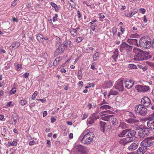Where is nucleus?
<instances>
[{"label":"nucleus","mask_w":154,"mask_h":154,"mask_svg":"<svg viewBox=\"0 0 154 154\" xmlns=\"http://www.w3.org/2000/svg\"><path fill=\"white\" fill-rule=\"evenodd\" d=\"M138 147V144L137 143H133L128 147V149L130 150L133 151L136 149Z\"/></svg>","instance_id":"nucleus-17"},{"label":"nucleus","mask_w":154,"mask_h":154,"mask_svg":"<svg viewBox=\"0 0 154 154\" xmlns=\"http://www.w3.org/2000/svg\"><path fill=\"white\" fill-rule=\"evenodd\" d=\"M38 94V92L36 91H35L32 97V99L33 100H34L35 99L36 97V96Z\"/></svg>","instance_id":"nucleus-48"},{"label":"nucleus","mask_w":154,"mask_h":154,"mask_svg":"<svg viewBox=\"0 0 154 154\" xmlns=\"http://www.w3.org/2000/svg\"><path fill=\"white\" fill-rule=\"evenodd\" d=\"M20 45V43L19 42H14L10 46V48L11 49V48L15 49L17 48Z\"/></svg>","instance_id":"nucleus-23"},{"label":"nucleus","mask_w":154,"mask_h":154,"mask_svg":"<svg viewBox=\"0 0 154 154\" xmlns=\"http://www.w3.org/2000/svg\"><path fill=\"white\" fill-rule=\"evenodd\" d=\"M123 81L122 80H119L116 83L115 88L119 91H123L124 87L123 86Z\"/></svg>","instance_id":"nucleus-10"},{"label":"nucleus","mask_w":154,"mask_h":154,"mask_svg":"<svg viewBox=\"0 0 154 154\" xmlns=\"http://www.w3.org/2000/svg\"><path fill=\"white\" fill-rule=\"evenodd\" d=\"M106 86L107 88H109L113 85V83L111 81H107L105 82Z\"/></svg>","instance_id":"nucleus-30"},{"label":"nucleus","mask_w":154,"mask_h":154,"mask_svg":"<svg viewBox=\"0 0 154 154\" xmlns=\"http://www.w3.org/2000/svg\"><path fill=\"white\" fill-rule=\"evenodd\" d=\"M95 137L93 132H90L88 129L85 130L79 138L81 142L85 144H90L93 143V140Z\"/></svg>","instance_id":"nucleus-1"},{"label":"nucleus","mask_w":154,"mask_h":154,"mask_svg":"<svg viewBox=\"0 0 154 154\" xmlns=\"http://www.w3.org/2000/svg\"><path fill=\"white\" fill-rule=\"evenodd\" d=\"M70 31L71 35L73 37H75L76 35L77 34L76 31L75 30H74V29H70Z\"/></svg>","instance_id":"nucleus-32"},{"label":"nucleus","mask_w":154,"mask_h":154,"mask_svg":"<svg viewBox=\"0 0 154 154\" xmlns=\"http://www.w3.org/2000/svg\"><path fill=\"white\" fill-rule=\"evenodd\" d=\"M60 57H57L55 60H54L53 63V65L54 66H56L57 63L59 62L60 61Z\"/></svg>","instance_id":"nucleus-37"},{"label":"nucleus","mask_w":154,"mask_h":154,"mask_svg":"<svg viewBox=\"0 0 154 154\" xmlns=\"http://www.w3.org/2000/svg\"><path fill=\"white\" fill-rule=\"evenodd\" d=\"M27 102V101L25 100H21L19 102V103L22 106H23L26 104Z\"/></svg>","instance_id":"nucleus-43"},{"label":"nucleus","mask_w":154,"mask_h":154,"mask_svg":"<svg viewBox=\"0 0 154 154\" xmlns=\"http://www.w3.org/2000/svg\"><path fill=\"white\" fill-rule=\"evenodd\" d=\"M99 57V53L98 52H96V53L94 54L93 56V59L94 61H96L97 60V59Z\"/></svg>","instance_id":"nucleus-38"},{"label":"nucleus","mask_w":154,"mask_h":154,"mask_svg":"<svg viewBox=\"0 0 154 154\" xmlns=\"http://www.w3.org/2000/svg\"><path fill=\"white\" fill-rule=\"evenodd\" d=\"M107 103L105 101V100L103 99L102 102L101 103H100L99 105L100 106H102L104 104H107Z\"/></svg>","instance_id":"nucleus-60"},{"label":"nucleus","mask_w":154,"mask_h":154,"mask_svg":"<svg viewBox=\"0 0 154 154\" xmlns=\"http://www.w3.org/2000/svg\"><path fill=\"white\" fill-rule=\"evenodd\" d=\"M17 3V0H14L11 5V7H14V6H16Z\"/></svg>","instance_id":"nucleus-46"},{"label":"nucleus","mask_w":154,"mask_h":154,"mask_svg":"<svg viewBox=\"0 0 154 154\" xmlns=\"http://www.w3.org/2000/svg\"><path fill=\"white\" fill-rule=\"evenodd\" d=\"M22 69V65L21 64H18L17 66V69L18 71Z\"/></svg>","instance_id":"nucleus-52"},{"label":"nucleus","mask_w":154,"mask_h":154,"mask_svg":"<svg viewBox=\"0 0 154 154\" xmlns=\"http://www.w3.org/2000/svg\"><path fill=\"white\" fill-rule=\"evenodd\" d=\"M113 112L109 110L103 111L100 113V114L103 115H108L109 114H112Z\"/></svg>","instance_id":"nucleus-28"},{"label":"nucleus","mask_w":154,"mask_h":154,"mask_svg":"<svg viewBox=\"0 0 154 154\" xmlns=\"http://www.w3.org/2000/svg\"><path fill=\"white\" fill-rule=\"evenodd\" d=\"M105 122H104L100 121V126L101 128V130L104 132L105 130V127L106 126Z\"/></svg>","instance_id":"nucleus-24"},{"label":"nucleus","mask_w":154,"mask_h":154,"mask_svg":"<svg viewBox=\"0 0 154 154\" xmlns=\"http://www.w3.org/2000/svg\"><path fill=\"white\" fill-rule=\"evenodd\" d=\"M132 47L130 46L125 42H122L119 46V50L122 52L124 50L130 51L132 50Z\"/></svg>","instance_id":"nucleus-7"},{"label":"nucleus","mask_w":154,"mask_h":154,"mask_svg":"<svg viewBox=\"0 0 154 154\" xmlns=\"http://www.w3.org/2000/svg\"><path fill=\"white\" fill-rule=\"evenodd\" d=\"M153 144V141L149 138L145 139L140 143L141 146L144 147L147 149V147L152 146Z\"/></svg>","instance_id":"nucleus-6"},{"label":"nucleus","mask_w":154,"mask_h":154,"mask_svg":"<svg viewBox=\"0 0 154 154\" xmlns=\"http://www.w3.org/2000/svg\"><path fill=\"white\" fill-rule=\"evenodd\" d=\"M128 134H126V137H133L136 134V132L134 130H132L131 129H128Z\"/></svg>","instance_id":"nucleus-15"},{"label":"nucleus","mask_w":154,"mask_h":154,"mask_svg":"<svg viewBox=\"0 0 154 154\" xmlns=\"http://www.w3.org/2000/svg\"><path fill=\"white\" fill-rule=\"evenodd\" d=\"M136 130L138 131L137 136L138 138H143L147 136L149 134L148 130L144 128L143 126L137 127Z\"/></svg>","instance_id":"nucleus-3"},{"label":"nucleus","mask_w":154,"mask_h":154,"mask_svg":"<svg viewBox=\"0 0 154 154\" xmlns=\"http://www.w3.org/2000/svg\"><path fill=\"white\" fill-rule=\"evenodd\" d=\"M111 108V107L107 105H103L100 107V110H103L104 109H110Z\"/></svg>","instance_id":"nucleus-31"},{"label":"nucleus","mask_w":154,"mask_h":154,"mask_svg":"<svg viewBox=\"0 0 154 154\" xmlns=\"http://www.w3.org/2000/svg\"><path fill=\"white\" fill-rule=\"evenodd\" d=\"M128 67L131 69H135L137 68V66L134 64H129L128 66Z\"/></svg>","instance_id":"nucleus-41"},{"label":"nucleus","mask_w":154,"mask_h":154,"mask_svg":"<svg viewBox=\"0 0 154 154\" xmlns=\"http://www.w3.org/2000/svg\"><path fill=\"white\" fill-rule=\"evenodd\" d=\"M118 92L113 90V89H111L109 92V95L108 96L109 97L110 95H116L118 94Z\"/></svg>","instance_id":"nucleus-29"},{"label":"nucleus","mask_w":154,"mask_h":154,"mask_svg":"<svg viewBox=\"0 0 154 154\" xmlns=\"http://www.w3.org/2000/svg\"><path fill=\"white\" fill-rule=\"evenodd\" d=\"M57 17L58 15L56 14H55V16L53 18V21L54 22L57 21Z\"/></svg>","instance_id":"nucleus-49"},{"label":"nucleus","mask_w":154,"mask_h":154,"mask_svg":"<svg viewBox=\"0 0 154 154\" xmlns=\"http://www.w3.org/2000/svg\"><path fill=\"white\" fill-rule=\"evenodd\" d=\"M139 121L135 118H130L127 119L125 120V122L127 123H129L131 124H133L135 123H137Z\"/></svg>","instance_id":"nucleus-18"},{"label":"nucleus","mask_w":154,"mask_h":154,"mask_svg":"<svg viewBox=\"0 0 154 154\" xmlns=\"http://www.w3.org/2000/svg\"><path fill=\"white\" fill-rule=\"evenodd\" d=\"M29 73L28 72H26L24 73L23 76V77L26 78H28L29 76Z\"/></svg>","instance_id":"nucleus-57"},{"label":"nucleus","mask_w":154,"mask_h":154,"mask_svg":"<svg viewBox=\"0 0 154 154\" xmlns=\"http://www.w3.org/2000/svg\"><path fill=\"white\" fill-rule=\"evenodd\" d=\"M147 150L145 147L141 146L137 150V153L136 154H143Z\"/></svg>","instance_id":"nucleus-19"},{"label":"nucleus","mask_w":154,"mask_h":154,"mask_svg":"<svg viewBox=\"0 0 154 154\" xmlns=\"http://www.w3.org/2000/svg\"><path fill=\"white\" fill-rule=\"evenodd\" d=\"M105 116L101 118V119H102V120L104 121H109L110 118H112L111 117L112 116V115Z\"/></svg>","instance_id":"nucleus-26"},{"label":"nucleus","mask_w":154,"mask_h":154,"mask_svg":"<svg viewBox=\"0 0 154 154\" xmlns=\"http://www.w3.org/2000/svg\"><path fill=\"white\" fill-rule=\"evenodd\" d=\"M71 2H72L71 3H70L72 8H74L75 7V4L72 0H70Z\"/></svg>","instance_id":"nucleus-50"},{"label":"nucleus","mask_w":154,"mask_h":154,"mask_svg":"<svg viewBox=\"0 0 154 154\" xmlns=\"http://www.w3.org/2000/svg\"><path fill=\"white\" fill-rule=\"evenodd\" d=\"M2 132L4 133H5L7 130V128L5 126H2Z\"/></svg>","instance_id":"nucleus-45"},{"label":"nucleus","mask_w":154,"mask_h":154,"mask_svg":"<svg viewBox=\"0 0 154 154\" xmlns=\"http://www.w3.org/2000/svg\"><path fill=\"white\" fill-rule=\"evenodd\" d=\"M133 52L135 55L134 56V59L135 60H143L148 59L147 57L144 55V51L141 50L136 48L133 49Z\"/></svg>","instance_id":"nucleus-2"},{"label":"nucleus","mask_w":154,"mask_h":154,"mask_svg":"<svg viewBox=\"0 0 154 154\" xmlns=\"http://www.w3.org/2000/svg\"><path fill=\"white\" fill-rule=\"evenodd\" d=\"M141 105L144 106L148 107L151 105V103L150 100L147 97H143L141 100Z\"/></svg>","instance_id":"nucleus-9"},{"label":"nucleus","mask_w":154,"mask_h":154,"mask_svg":"<svg viewBox=\"0 0 154 154\" xmlns=\"http://www.w3.org/2000/svg\"><path fill=\"white\" fill-rule=\"evenodd\" d=\"M126 137L125 138L127 143L131 142L133 140V138L132 137Z\"/></svg>","instance_id":"nucleus-42"},{"label":"nucleus","mask_w":154,"mask_h":154,"mask_svg":"<svg viewBox=\"0 0 154 154\" xmlns=\"http://www.w3.org/2000/svg\"><path fill=\"white\" fill-rule=\"evenodd\" d=\"M71 45V42L70 41H67L64 42L63 43V46L66 47H70Z\"/></svg>","instance_id":"nucleus-33"},{"label":"nucleus","mask_w":154,"mask_h":154,"mask_svg":"<svg viewBox=\"0 0 154 154\" xmlns=\"http://www.w3.org/2000/svg\"><path fill=\"white\" fill-rule=\"evenodd\" d=\"M51 5L54 8L56 12L58 11L59 10V7L57 5L53 2H51Z\"/></svg>","instance_id":"nucleus-34"},{"label":"nucleus","mask_w":154,"mask_h":154,"mask_svg":"<svg viewBox=\"0 0 154 154\" xmlns=\"http://www.w3.org/2000/svg\"><path fill=\"white\" fill-rule=\"evenodd\" d=\"M97 25L96 24H94V25H92L90 26V27L91 29L92 30V31H94L95 30V28L97 27Z\"/></svg>","instance_id":"nucleus-47"},{"label":"nucleus","mask_w":154,"mask_h":154,"mask_svg":"<svg viewBox=\"0 0 154 154\" xmlns=\"http://www.w3.org/2000/svg\"><path fill=\"white\" fill-rule=\"evenodd\" d=\"M128 129L123 130L118 134V136L120 137H124L125 135H126V134H128Z\"/></svg>","instance_id":"nucleus-25"},{"label":"nucleus","mask_w":154,"mask_h":154,"mask_svg":"<svg viewBox=\"0 0 154 154\" xmlns=\"http://www.w3.org/2000/svg\"><path fill=\"white\" fill-rule=\"evenodd\" d=\"M125 15L127 17H132V14H131L127 12L125 13Z\"/></svg>","instance_id":"nucleus-58"},{"label":"nucleus","mask_w":154,"mask_h":154,"mask_svg":"<svg viewBox=\"0 0 154 154\" xmlns=\"http://www.w3.org/2000/svg\"><path fill=\"white\" fill-rule=\"evenodd\" d=\"M36 38L38 41H40L41 39H43V36L42 34L39 33L37 34Z\"/></svg>","instance_id":"nucleus-36"},{"label":"nucleus","mask_w":154,"mask_h":154,"mask_svg":"<svg viewBox=\"0 0 154 154\" xmlns=\"http://www.w3.org/2000/svg\"><path fill=\"white\" fill-rule=\"evenodd\" d=\"M83 39V38L81 37H78L76 39V41L77 42L79 43Z\"/></svg>","instance_id":"nucleus-54"},{"label":"nucleus","mask_w":154,"mask_h":154,"mask_svg":"<svg viewBox=\"0 0 154 154\" xmlns=\"http://www.w3.org/2000/svg\"><path fill=\"white\" fill-rule=\"evenodd\" d=\"M129 116L131 117V118H135V119H136V117L131 112L130 113Z\"/></svg>","instance_id":"nucleus-61"},{"label":"nucleus","mask_w":154,"mask_h":154,"mask_svg":"<svg viewBox=\"0 0 154 154\" xmlns=\"http://www.w3.org/2000/svg\"><path fill=\"white\" fill-rule=\"evenodd\" d=\"M119 51L117 48L115 49V51L113 52V54L112 55V57L114 60L115 61H116V59L117 58L119 55Z\"/></svg>","instance_id":"nucleus-22"},{"label":"nucleus","mask_w":154,"mask_h":154,"mask_svg":"<svg viewBox=\"0 0 154 154\" xmlns=\"http://www.w3.org/2000/svg\"><path fill=\"white\" fill-rule=\"evenodd\" d=\"M112 116V118H110L109 121L114 126L116 125L118 123V121L113 115Z\"/></svg>","instance_id":"nucleus-20"},{"label":"nucleus","mask_w":154,"mask_h":154,"mask_svg":"<svg viewBox=\"0 0 154 154\" xmlns=\"http://www.w3.org/2000/svg\"><path fill=\"white\" fill-rule=\"evenodd\" d=\"M47 144L48 145L47 146L48 147H49L51 146V142L49 140H47Z\"/></svg>","instance_id":"nucleus-59"},{"label":"nucleus","mask_w":154,"mask_h":154,"mask_svg":"<svg viewBox=\"0 0 154 154\" xmlns=\"http://www.w3.org/2000/svg\"><path fill=\"white\" fill-rule=\"evenodd\" d=\"M147 125L151 129L154 130V119L148 121L147 122Z\"/></svg>","instance_id":"nucleus-16"},{"label":"nucleus","mask_w":154,"mask_h":154,"mask_svg":"<svg viewBox=\"0 0 154 154\" xmlns=\"http://www.w3.org/2000/svg\"><path fill=\"white\" fill-rule=\"evenodd\" d=\"M51 122L52 123H54L56 120V119L53 117H52L51 118Z\"/></svg>","instance_id":"nucleus-62"},{"label":"nucleus","mask_w":154,"mask_h":154,"mask_svg":"<svg viewBox=\"0 0 154 154\" xmlns=\"http://www.w3.org/2000/svg\"><path fill=\"white\" fill-rule=\"evenodd\" d=\"M99 118L98 116L96 115V114L94 113L90 116L87 120V124H92L95 122V121Z\"/></svg>","instance_id":"nucleus-8"},{"label":"nucleus","mask_w":154,"mask_h":154,"mask_svg":"<svg viewBox=\"0 0 154 154\" xmlns=\"http://www.w3.org/2000/svg\"><path fill=\"white\" fill-rule=\"evenodd\" d=\"M120 144L123 145H125L127 143L125 138H123V139L119 141Z\"/></svg>","instance_id":"nucleus-44"},{"label":"nucleus","mask_w":154,"mask_h":154,"mask_svg":"<svg viewBox=\"0 0 154 154\" xmlns=\"http://www.w3.org/2000/svg\"><path fill=\"white\" fill-rule=\"evenodd\" d=\"M12 117L14 122V125H15L17 123V120L18 118V115L15 113H14L12 114Z\"/></svg>","instance_id":"nucleus-27"},{"label":"nucleus","mask_w":154,"mask_h":154,"mask_svg":"<svg viewBox=\"0 0 154 154\" xmlns=\"http://www.w3.org/2000/svg\"><path fill=\"white\" fill-rule=\"evenodd\" d=\"M76 151L81 154H86V148L84 146L81 145H76L75 147Z\"/></svg>","instance_id":"nucleus-11"},{"label":"nucleus","mask_w":154,"mask_h":154,"mask_svg":"<svg viewBox=\"0 0 154 154\" xmlns=\"http://www.w3.org/2000/svg\"><path fill=\"white\" fill-rule=\"evenodd\" d=\"M127 126V124L125 122L121 123L119 127L122 128V129H124L126 128Z\"/></svg>","instance_id":"nucleus-39"},{"label":"nucleus","mask_w":154,"mask_h":154,"mask_svg":"<svg viewBox=\"0 0 154 154\" xmlns=\"http://www.w3.org/2000/svg\"><path fill=\"white\" fill-rule=\"evenodd\" d=\"M125 83V87L128 89H129L132 88L134 84L133 81L131 80L126 81Z\"/></svg>","instance_id":"nucleus-13"},{"label":"nucleus","mask_w":154,"mask_h":154,"mask_svg":"<svg viewBox=\"0 0 154 154\" xmlns=\"http://www.w3.org/2000/svg\"><path fill=\"white\" fill-rule=\"evenodd\" d=\"M139 46L143 49H149L151 46V41H148L144 37H141L139 41Z\"/></svg>","instance_id":"nucleus-4"},{"label":"nucleus","mask_w":154,"mask_h":154,"mask_svg":"<svg viewBox=\"0 0 154 154\" xmlns=\"http://www.w3.org/2000/svg\"><path fill=\"white\" fill-rule=\"evenodd\" d=\"M136 89L139 92H144L147 91L149 89V87L146 86L137 85L135 87Z\"/></svg>","instance_id":"nucleus-12"},{"label":"nucleus","mask_w":154,"mask_h":154,"mask_svg":"<svg viewBox=\"0 0 154 154\" xmlns=\"http://www.w3.org/2000/svg\"><path fill=\"white\" fill-rule=\"evenodd\" d=\"M82 71L81 70H80L79 71L78 73V78L79 80H81L82 79Z\"/></svg>","instance_id":"nucleus-40"},{"label":"nucleus","mask_w":154,"mask_h":154,"mask_svg":"<svg viewBox=\"0 0 154 154\" xmlns=\"http://www.w3.org/2000/svg\"><path fill=\"white\" fill-rule=\"evenodd\" d=\"M36 143L35 142V141L34 140H33L32 141L29 142V144L30 146H32L34 144H36Z\"/></svg>","instance_id":"nucleus-56"},{"label":"nucleus","mask_w":154,"mask_h":154,"mask_svg":"<svg viewBox=\"0 0 154 154\" xmlns=\"http://www.w3.org/2000/svg\"><path fill=\"white\" fill-rule=\"evenodd\" d=\"M99 15L100 18H103L104 17V16L102 13H99Z\"/></svg>","instance_id":"nucleus-64"},{"label":"nucleus","mask_w":154,"mask_h":154,"mask_svg":"<svg viewBox=\"0 0 154 154\" xmlns=\"http://www.w3.org/2000/svg\"><path fill=\"white\" fill-rule=\"evenodd\" d=\"M139 11H140L142 14H144L146 12V10L144 8H140L139 10Z\"/></svg>","instance_id":"nucleus-55"},{"label":"nucleus","mask_w":154,"mask_h":154,"mask_svg":"<svg viewBox=\"0 0 154 154\" xmlns=\"http://www.w3.org/2000/svg\"><path fill=\"white\" fill-rule=\"evenodd\" d=\"M92 105L91 103H89L88 104L87 107L88 108V109H90L92 107Z\"/></svg>","instance_id":"nucleus-63"},{"label":"nucleus","mask_w":154,"mask_h":154,"mask_svg":"<svg viewBox=\"0 0 154 154\" xmlns=\"http://www.w3.org/2000/svg\"><path fill=\"white\" fill-rule=\"evenodd\" d=\"M127 42L132 45H135L139 46V44L137 43V40L135 39H128L127 40Z\"/></svg>","instance_id":"nucleus-14"},{"label":"nucleus","mask_w":154,"mask_h":154,"mask_svg":"<svg viewBox=\"0 0 154 154\" xmlns=\"http://www.w3.org/2000/svg\"><path fill=\"white\" fill-rule=\"evenodd\" d=\"M16 91V89L15 88H13L11 91V94H14Z\"/></svg>","instance_id":"nucleus-53"},{"label":"nucleus","mask_w":154,"mask_h":154,"mask_svg":"<svg viewBox=\"0 0 154 154\" xmlns=\"http://www.w3.org/2000/svg\"><path fill=\"white\" fill-rule=\"evenodd\" d=\"M64 50V48L62 46H58L54 54L57 55H59L60 53L63 52Z\"/></svg>","instance_id":"nucleus-21"},{"label":"nucleus","mask_w":154,"mask_h":154,"mask_svg":"<svg viewBox=\"0 0 154 154\" xmlns=\"http://www.w3.org/2000/svg\"><path fill=\"white\" fill-rule=\"evenodd\" d=\"M134 110L136 113L141 116H144L147 113V109L143 105L139 104L137 105Z\"/></svg>","instance_id":"nucleus-5"},{"label":"nucleus","mask_w":154,"mask_h":154,"mask_svg":"<svg viewBox=\"0 0 154 154\" xmlns=\"http://www.w3.org/2000/svg\"><path fill=\"white\" fill-rule=\"evenodd\" d=\"M10 144L11 146H16L17 145V142L16 140L11 142Z\"/></svg>","instance_id":"nucleus-51"},{"label":"nucleus","mask_w":154,"mask_h":154,"mask_svg":"<svg viewBox=\"0 0 154 154\" xmlns=\"http://www.w3.org/2000/svg\"><path fill=\"white\" fill-rule=\"evenodd\" d=\"M61 39L60 38L58 37L56 39V44L57 46H60L61 42Z\"/></svg>","instance_id":"nucleus-35"}]
</instances>
